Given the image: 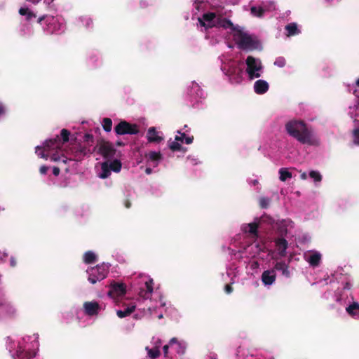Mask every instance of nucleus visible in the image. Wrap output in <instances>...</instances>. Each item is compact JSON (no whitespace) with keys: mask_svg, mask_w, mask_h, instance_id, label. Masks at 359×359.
<instances>
[{"mask_svg":"<svg viewBox=\"0 0 359 359\" xmlns=\"http://www.w3.org/2000/svg\"><path fill=\"white\" fill-rule=\"evenodd\" d=\"M48 170V167L46 165H42L39 168V172L41 175H46Z\"/></svg>","mask_w":359,"mask_h":359,"instance_id":"obj_42","label":"nucleus"},{"mask_svg":"<svg viewBox=\"0 0 359 359\" xmlns=\"http://www.w3.org/2000/svg\"><path fill=\"white\" fill-rule=\"evenodd\" d=\"M97 149V154L103 156L104 158L109 159L112 158L116 151V149L113 146L112 143L109 141L101 140L97 146L92 150L94 152Z\"/></svg>","mask_w":359,"mask_h":359,"instance_id":"obj_6","label":"nucleus"},{"mask_svg":"<svg viewBox=\"0 0 359 359\" xmlns=\"http://www.w3.org/2000/svg\"><path fill=\"white\" fill-rule=\"evenodd\" d=\"M65 170H66V172H68L69 171V168L68 167L65 168Z\"/></svg>","mask_w":359,"mask_h":359,"instance_id":"obj_55","label":"nucleus"},{"mask_svg":"<svg viewBox=\"0 0 359 359\" xmlns=\"http://www.w3.org/2000/svg\"><path fill=\"white\" fill-rule=\"evenodd\" d=\"M70 132L67 129H62L60 131V135H56L55 137L48 140L46 141V149H50L51 147L55 149L59 152L61 150V147L69 140Z\"/></svg>","mask_w":359,"mask_h":359,"instance_id":"obj_5","label":"nucleus"},{"mask_svg":"<svg viewBox=\"0 0 359 359\" xmlns=\"http://www.w3.org/2000/svg\"><path fill=\"white\" fill-rule=\"evenodd\" d=\"M149 356L152 359H156L160 355V351L158 348H151L148 351Z\"/></svg>","mask_w":359,"mask_h":359,"instance_id":"obj_37","label":"nucleus"},{"mask_svg":"<svg viewBox=\"0 0 359 359\" xmlns=\"http://www.w3.org/2000/svg\"><path fill=\"white\" fill-rule=\"evenodd\" d=\"M102 127L106 132H110L112 128V121L109 118H104L102 120Z\"/></svg>","mask_w":359,"mask_h":359,"instance_id":"obj_33","label":"nucleus"},{"mask_svg":"<svg viewBox=\"0 0 359 359\" xmlns=\"http://www.w3.org/2000/svg\"><path fill=\"white\" fill-rule=\"evenodd\" d=\"M180 135H176L175 140L176 141H180L181 142H183L184 140L186 144H189L193 142L194 137L193 136H186L185 133H180V131L177 132Z\"/></svg>","mask_w":359,"mask_h":359,"instance_id":"obj_27","label":"nucleus"},{"mask_svg":"<svg viewBox=\"0 0 359 359\" xmlns=\"http://www.w3.org/2000/svg\"><path fill=\"white\" fill-rule=\"evenodd\" d=\"M217 15L215 13L208 12L204 13L202 18H199L198 20L201 26L206 28H212L213 27L212 25L215 24Z\"/></svg>","mask_w":359,"mask_h":359,"instance_id":"obj_13","label":"nucleus"},{"mask_svg":"<svg viewBox=\"0 0 359 359\" xmlns=\"http://www.w3.org/2000/svg\"><path fill=\"white\" fill-rule=\"evenodd\" d=\"M59 153L51 155V161L66 164L68 161H80L88 154H92L93 151L88 147L79 144L70 147L67 152L69 157L64 154L63 151H60Z\"/></svg>","mask_w":359,"mask_h":359,"instance_id":"obj_2","label":"nucleus"},{"mask_svg":"<svg viewBox=\"0 0 359 359\" xmlns=\"http://www.w3.org/2000/svg\"><path fill=\"white\" fill-rule=\"evenodd\" d=\"M6 112V109L4 105L0 102V116L3 114H4Z\"/></svg>","mask_w":359,"mask_h":359,"instance_id":"obj_46","label":"nucleus"},{"mask_svg":"<svg viewBox=\"0 0 359 359\" xmlns=\"http://www.w3.org/2000/svg\"><path fill=\"white\" fill-rule=\"evenodd\" d=\"M116 146H118V147H121V146H123V145H124V143H123V142H121V141H117V142H116Z\"/></svg>","mask_w":359,"mask_h":359,"instance_id":"obj_51","label":"nucleus"},{"mask_svg":"<svg viewBox=\"0 0 359 359\" xmlns=\"http://www.w3.org/2000/svg\"><path fill=\"white\" fill-rule=\"evenodd\" d=\"M102 172L99 175V177L102 179H106L111 175V170L109 167L107 162H104L101 165Z\"/></svg>","mask_w":359,"mask_h":359,"instance_id":"obj_25","label":"nucleus"},{"mask_svg":"<svg viewBox=\"0 0 359 359\" xmlns=\"http://www.w3.org/2000/svg\"><path fill=\"white\" fill-rule=\"evenodd\" d=\"M274 269L282 273V275L286 278L290 277V272L289 271V266L285 262H278L274 266Z\"/></svg>","mask_w":359,"mask_h":359,"instance_id":"obj_20","label":"nucleus"},{"mask_svg":"<svg viewBox=\"0 0 359 359\" xmlns=\"http://www.w3.org/2000/svg\"><path fill=\"white\" fill-rule=\"evenodd\" d=\"M124 204L126 208H130L131 207V203L128 199L125 201Z\"/></svg>","mask_w":359,"mask_h":359,"instance_id":"obj_47","label":"nucleus"},{"mask_svg":"<svg viewBox=\"0 0 359 359\" xmlns=\"http://www.w3.org/2000/svg\"><path fill=\"white\" fill-rule=\"evenodd\" d=\"M147 140L149 142L159 143L163 138L158 135L155 127H150L147 130Z\"/></svg>","mask_w":359,"mask_h":359,"instance_id":"obj_17","label":"nucleus"},{"mask_svg":"<svg viewBox=\"0 0 359 359\" xmlns=\"http://www.w3.org/2000/svg\"><path fill=\"white\" fill-rule=\"evenodd\" d=\"M91 22H92V20L90 19H88L87 22H86V25L89 26Z\"/></svg>","mask_w":359,"mask_h":359,"instance_id":"obj_53","label":"nucleus"},{"mask_svg":"<svg viewBox=\"0 0 359 359\" xmlns=\"http://www.w3.org/2000/svg\"><path fill=\"white\" fill-rule=\"evenodd\" d=\"M285 128L290 136L294 137L302 144L311 146L319 144V140L315 135L313 130L309 128L302 120H290L285 123Z\"/></svg>","mask_w":359,"mask_h":359,"instance_id":"obj_1","label":"nucleus"},{"mask_svg":"<svg viewBox=\"0 0 359 359\" xmlns=\"http://www.w3.org/2000/svg\"><path fill=\"white\" fill-rule=\"evenodd\" d=\"M121 163L120 161L116 159L114 160L109 164V167L111 170H113L115 172H118L121 169Z\"/></svg>","mask_w":359,"mask_h":359,"instance_id":"obj_32","label":"nucleus"},{"mask_svg":"<svg viewBox=\"0 0 359 359\" xmlns=\"http://www.w3.org/2000/svg\"><path fill=\"white\" fill-rule=\"evenodd\" d=\"M261 279L264 285H271L276 281V273L274 270H266L262 273Z\"/></svg>","mask_w":359,"mask_h":359,"instance_id":"obj_15","label":"nucleus"},{"mask_svg":"<svg viewBox=\"0 0 359 359\" xmlns=\"http://www.w3.org/2000/svg\"><path fill=\"white\" fill-rule=\"evenodd\" d=\"M354 95H355L357 97H358V107L359 108V95L358 94V90H355L354 92H353Z\"/></svg>","mask_w":359,"mask_h":359,"instance_id":"obj_50","label":"nucleus"},{"mask_svg":"<svg viewBox=\"0 0 359 359\" xmlns=\"http://www.w3.org/2000/svg\"><path fill=\"white\" fill-rule=\"evenodd\" d=\"M83 140L85 142H93V136L91 134L86 133L83 136Z\"/></svg>","mask_w":359,"mask_h":359,"instance_id":"obj_41","label":"nucleus"},{"mask_svg":"<svg viewBox=\"0 0 359 359\" xmlns=\"http://www.w3.org/2000/svg\"><path fill=\"white\" fill-rule=\"evenodd\" d=\"M245 62L247 65L246 72L248 74L249 78L253 79L260 77L261 75L258 72L262 68L261 61L250 55L247 57Z\"/></svg>","mask_w":359,"mask_h":359,"instance_id":"obj_8","label":"nucleus"},{"mask_svg":"<svg viewBox=\"0 0 359 359\" xmlns=\"http://www.w3.org/2000/svg\"><path fill=\"white\" fill-rule=\"evenodd\" d=\"M346 312L352 317L359 319V304L353 302L346 308Z\"/></svg>","mask_w":359,"mask_h":359,"instance_id":"obj_21","label":"nucleus"},{"mask_svg":"<svg viewBox=\"0 0 359 359\" xmlns=\"http://www.w3.org/2000/svg\"><path fill=\"white\" fill-rule=\"evenodd\" d=\"M114 131L118 135H136L139 133L140 130L137 124L122 120L114 127Z\"/></svg>","mask_w":359,"mask_h":359,"instance_id":"obj_7","label":"nucleus"},{"mask_svg":"<svg viewBox=\"0 0 359 359\" xmlns=\"http://www.w3.org/2000/svg\"><path fill=\"white\" fill-rule=\"evenodd\" d=\"M44 19H45V16H44V15H43V16H41V17L39 18V19H38V22H39V23H41V21H42V20H43Z\"/></svg>","mask_w":359,"mask_h":359,"instance_id":"obj_52","label":"nucleus"},{"mask_svg":"<svg viewBox=\"0 0 359 359\" xmlns=\"http://www.w3.org/2000/svg\"><path fill=\"white\" fill-rule=\"evenodd\" d=\"M109 269V265L103 263L88 269V280L92 284H95L97 282L104 280L107 276Z\"/></svg>","mask_w":359,"mask_h":359,"instance_id":"obj_4","label":"nucleus"},{"mask_svg":"<svg viewBox=\"0 0 359 359\" xmlns=\"http://www.w3.org/2000/svg\"><path fill=\"white\" fill-rule=\"evenodd\" d=\"M267 219L269 221L271 220V218L268 216L263 215L260 218H256L254 222L249 223L246 225V226L243 227V231L249 233L252 238H257L258 237V227L259 224L261 222L266 221Z\"/></svg>","mask_w":359,"mask_h":359,"instance_id":"obj_9","label":"nucleus"},{"mask_svg":"<svg viewBox=\"0 0 359 359\" xmlns=\"http://www.w3.org/2000/svg\"><path fill=\"white\" fill-rule=\"evenodd\" d=\"M171 348L179 355H183L185 353L186 346L184 342L180 341L176 337L170 340Z\"/></svg>","mask_w":359,"mask_h":359,"instance_id":"obj_16","label":"nucleus"},{"mask_svg":"<svg viewBox=\"0 0 359 359\" xmlns=\"http://www.w3.org/2000/svg\"><path fill=\"white\" fill-rule=\"evenodd\" d=\"M353 142L356 145H359V128L353 131Z\"/></svg>","mask_w":359,"mask_h":359,"instance_id":"obj_39","label":"nucleus"},{"mask_svg":"<svg viewBox=\"0 0 359 359\" xmlns=\"http://www.w3.org/2000/svg\"><path fill=\"white\" fill-rule=\"evenodd\" d=\"M97 259V257L92 251H88L84 254L83 262L87 264L94 263Z\"/></svg>","mask_w":359,"mask_h":359,"instance_id":"obj_28","label":"nucleus"},{"mask_svg":"<svg viewBox=\"0 0 359 359\" xmlns=\"http://www.w3.org/2000/svg\"><path fill=\"white\" fill-rule=\"evenodd\" d=\"M83 309L85 313L89 316H97L100 311V306L97 302H86Z\"/></svg>","mask_w":359,"mask_h":359,"instance_id":"obj_12","label":"nucleus"},{"mask_svg":"<svg viewBox=\"0 0 359 359\" xmlns=\"http://www.w3.org/2000/svg\"><path fill=\"white\" fill-rule=\"evenodd\" d=\"M311 178L313 179L315 182H320L322 180V175L318 171L312 170L309 172Z\"/></svg>","mask_w":359,"mask_h":359,"instance_id":"obj_35","label":"nucleus"},{"mask_svg":"<svg viewBox=\"0 0 359 359\" xmlns=\"http://www.w3.org/2000/svg\"><path fill=\"white\" fill-rule=\"evenodd\" d=\"M149 160L154 162V166H156L158 163V161L161 160L162 155L160 152L156 151H150L147 156Z\"/></svg>","mask_w":359,"mask_h":359,"instance_id":"obj_24","label":"nucleus"},{"mask_svg":"<svg viewBox=\"0 0 359 359\" xmlns=\"http://www.w3.org/2000/svg\"><path fill=\"white\" fill-rule=\"evenodd\" d=\"M19 13L21 15H25L27 20H30L32 18H36V15L28 8H20Z\"/></svg>","mask_w":359,"mask_h":359,"instance_id":"obj_29","label":"nucleus"},{"mask_svg":"<svg viewBox=\"0 0 359 359\" xmlns=\"http://www.w3.org/2000/svg\"><path fill=\"white\" fill-rule=\"evenodd\" d=\"M179 141H174V142H172L170 144H169V148L170 149V150H172V151H183V152H185L187 151V149L183 147L179 142Z\"/></svg>","mask_w":359,"mask_h":359,"instance_id":"obj_30","label":"nucleus"},{"mask_svg":"<svg viewBox=\"0 0 359 359\" xmlns=\"http://www.w3.org/2000/svg\"><path fill=\"white\" fill-rule=\"evenodd\" d=\"M285 29L287 32V35L288 36H294L298 34L300 32L298 29L297 25L296 23H290L285 26Z\"/></svg>","mask_w":359,"mask_h":359,"instance_id":"obj_26","label":"nucleus"},{"mask_svg":"<svg viewBox=\"0 0 359 359\" xmlns=\"http://www.w3.org/2000/svg\"><path fill=\"white\" fill-rule=\"evenodd\" d=\"M275 243L279 255L285 257L286 255V250L288 246V243L286 239L283 238H278L275 241Z\"/></svg>","mask_w":359,"mask_h":359,"instance_id":"obj_18","label":"nucleus"},{"mask_svg":"<svg viewBox=\"0 0 359 359\" xmlns=\"http://www.w3.org/2000/svg\"><path fill=\"white\" fill-rule=\"evenodd\" d=\"M233 39L238 47L242 50H252L257 48V42L247 33L238 27L234 30Z\"/></svg>","mask_w":359,"mask_h":359,"instance_id":"obj_3","label":"nucleus"},{"mask_svg":"<svg viewBox=\"0 0 359 359\" xmlns=\"http://www.w3.org/2000/svg\"><path fill=\"white\" fill-rule=\"evenodd\" d=\"M126 292V286L124 283H111L110 289L107 292L108 296L111 298L123 296Z\"/></svg>","mask_w":359,"mask_h":359,"instance_id":"obj_10","label":"nucleus"},{"mask_svg":"<svg viewBox=\"0 0 359 359\" xmlns=\"http://www.w3.org/2000/svg\"><path fill=\"white\" fill-rule=\"evenodd\" d=\"M356 86L359 87V79L356 81Z\"/></svg>","mask_w":359,"mask_h":359,"instance_id":"obj_54","label":"nucleus"},{"mask_svg":"<svg viewBox=\"0 0 359 359\" xmlns=\"http://www.w3.org/2000/svg\"><path fill=\"white\" fill-rule=\"evenodd\" d=\"M286 64V60L283 57H278L276 59L274 65L278 67H283Z\"/></svg>","mask_w":359,"mask_h":359,"instance_id":"obj_38","label":"nucleus"},{"mask_svg":"<svg viewBox=\"0 0 359 359\" xmlns=\"http://www.w3.org/2000/svg\"><path fill=\"white\" fill-rule=\"evenodd\" d=\"M46 142L44 143L43 147H36V153L37 155L42 158L47 159L48 157H50V159L51 160V155L53 154H60L58 151H57L55 149H53V147H50V149H46Z\"/></svg>","mask_w":359,"mask_h":359,"instance_id":"obj_14","label":"nucleus"},{"mask_svg":"<svg viewBox=\"0 0 359 359\" xmlns=\"http://www.w3.org/2000/svg\"><path fill=\"white\" fill-rule=\"evenodd\" d=\"M212 25H213V27L231 29L233 32L236 29V27L234 26L230 20L223 18L220 15H217L215 24H212Z\"/></svg>","mask_w":359,"mask_h":359,"instance_id":"obj_11","label":"nucleus"},{"mask_svg":"<svg viewBox=\"0 0 359 359\" xmlns=\"http://www.w3.org/2000/svg\"><path fill=\"white\" fill-rule=\"evenodd\" d=\"M269 86L264 80H257L254 84L255 92L258 95H262L266 93L269 90Z\"/></svg>","mask_w":359,"mask_h":359,"instance_id":"obj_19","label":"nucleus"},{"mask_svg":"<svg viewBox=\"0 0 359 359\" xmlns=\"http://www.w3.org/2000/svg\"><path fill=\"white\" fill-rule=\"evenodd\" d=\"M307 178V175L305 172H302L301 174V179L302 180H306Z\"/></svg>","mask_w":359,"mask_h":359,"instance_id":"obj_48","label":"nucleus"},{"mask_svg":"<svg viewBox=\"0 0 359 359\" xmlns=\"http://www.w3.org/2000/svg\"><path fill=\"white\" fill-rule=\"evenodd\" d=\"M280 180L282 182L286 181L287 179L292 178V173L289 172L286 168H280L279 170Z\"/></svg>","mask_w":359,"mask_h":359,"instance_id":"obj_31","label":"nucleus"},{"mask_svg":"<svg viewBox=\"0 0 359 359\" xmlns=\"http://www.w3.org/2000/svg\"><path fill=\"white\" fill-rule=\"evenodd\" d=\"M145 286L147 288V292L149 294H151L153 292V280H149L145 283Z\"/></svg>","mask_w":359,"mask_h":359,"instance_id":"obj_40","label":"nucleus"},{"mask_svg":"<svg viewBox=\"0 0 359 359\" xmlns=\"http://www.w3.org/2000/svg\"><path fill=\"white\" fill-rule=\"evenodd\" d=\"M251 13L257 17H262L264 13V10L262 7L252 6L250 8Z\"/></svg>","mask_w":359,"mask_h":359,"instance_id":"obj_34","label":"nucleus"},{"mask_svg":"<svg viewBox=\"0 0 359 359\" xmlns=\"http://www.w3.org/2000/svg\"><path fill=\"white\" fill-rule=\"evenodd\" d=\"M224 290H225L226 293L230 294L233 291V287L231 285L226 284L224 287Z\"/></svg>","mask_w":359,"mask_h":359,"instance_id":"obj_43","label":"nucleus"},{"mask_svg":"<svg viewBox=\"0 0 359 359\" xmlns=\"http://www.w3.org/2000/svg\"><path fill=\"white\" fill-rule=\"evenodd\" d=\"M145 172L149 175L152 172V169L151 168H147L145 170Z\"/></svg>","mask_w":359,"mask_h":359,"instance_id":"obj_49","label":"nucleus"},{"mask_svg":"<svg viewBox=\"0 0 359 359\" xmlns=\"http://www.w3.org/2000/svg\"><path fill=\"white\" fill-rule=\"evenodd\" d=\"M60 172V170L58 167H53V173L55 176L59 175Z\"/></svg>","mask_w":359,"mask_h":359,"instance_id":"obj_45","label":"nucleus"},{"mask_svg":"<svg viewBox=\"0 0 359 359\" xmlns=\"http://www.w3.org/2000/svg\"><path fill=\"white\" fill-rule=\"evenodd\" d=\"M135 304H130V306L125 308L123 310H117L116 311V315L120 318H123L125 317H127L130 316L133 312L135 310Z\"/></svg>","mask_w":359,"mask_h":359,"instance_id":"obj_22","label":"nucleus"},{"mask_svg":"<svg viewBox=\"0 0 359 359\" xmlns=\"http://www.w3.org/2000/svg\"><path fill=\"white\" fill-rule=\"evenodd\" d=\"M271 200L266 197H262L259 198V206L262 208H267L269 205Z\"/></svg>","mask_w":359,"mask_h":359,"instance_id":"obj_36","label":"nucleus"},{"mask_svg":"<svg viewBox=\"0 0 359 359\" xmlns=\"http://www.w3.org/2000/svg\"><path fill=\"white\" fill-rule=\"evenodd\" d=\"M169 347H170V344H166V345L163 346V354L165 356H168V355Z\"/></svg>","mask_w":359,"mask_h":359,"instance_id":"obj_44","label":"nucleus"},{"mask_svg":"<svg viewBox=\"0 0 359 359\" xmlns=\"http://www.w3.org/2000/svg\"><path fill=\"white\" fill-rule=\"evenodd\" d=\"M320 260L321 255L318 252H313L307 259L309 264L313 267L319 266Z\"/></svg>","mask_w":359,"mask_h":359,"instance_id":"obj_23","label":"nucleus"}]
</instances>
